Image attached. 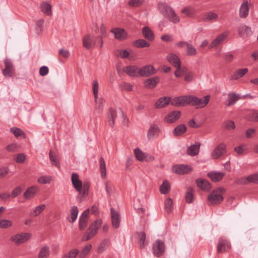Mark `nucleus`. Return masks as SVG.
Segmentation results:
<instances>
[{"label": "nucleus", "mask_w": 258, "mask_h": 258, "mask_svg": "<svg viewBox=\"0 0 258 258\" xmlns=\"http://www.w3.org/2000/svg\"><path fill=\"white\" fill-rule=\"evenodd\" d=\"M181 112L179 111H173L169 113L165 117L166 121L168 123H172L178 119L180 116Z\"/></svg>", "instance_id": "obj_23"}, {"label": "nucleus", "mask_w": 258, "mask_h": 258, "mask_svg": "<svg viewBox=\"0 0 258 258\" xmlns=\"http://www.w3.org/2000/svg\"><path fill=\"white\" fill-rule=\"evenodd\" d=\"M169 103H171V98L167 96L163 97L156 101L155 106L157 108H161L165 107Z\"/></svg>", "instance_id": "obj_24"}, {"label": "nucleus", "mask_w": 258, "mask_h": 258, "mask_svg": "<svg viewBox=\"0 0 258 258\" xmlns=\"http://www.w3.org/2000/svg\"><path fill=\"white\" fill-rule=\"evenodd\" d=\"M199 101V97L194 95H187V105L196 106L197 108V102Z\"/></svg>", "instance_id": "obj_42"}, {"label": "nucleus", "mask_w": 258, "mask_h": 258, "mask_svg": "<svg viewBox=\"0 0 258 258\" xmlns=\"http://www.w3.org/2000/svg\"><path fill=\"white\" fill-rule=\"evenodd\" d=\"M225 192V189L222 187H219L214 190L208 196V199L211 205L220 204L223 200L222 196Z\"/></svg>", "instance_id": "obj_3"}, {"label": "nucleus", "mask_w": 258, "mask_h": 258, "mask_svg": "<svg viewBox=\"0 0 258 258\" xmlns=\"http://www.w3.org/2000/svg\"><path fill=\"white\" fill-rule=\"evenodd\" d=\"M197 186L202 190H209L211 189V184L204 179H198L196 180Z\"/></svg>", "instance_id": "obj_25"}, {"label": "nucleus", "mask_w": 258, "mask_h": 258, "mask_svg": "<svg viewBox=\"0 0 258 258\" xmlns=\"http://www.w3.org/2000/svg\"><path fill=\"white\" fill-rule=\"evenodd\" d=\"M95 235L94 234V232H91L88 229L87 231L86 232L85 234L84 235L82 240L83 241H87L91 239L92 237H93Z\"/></svg>", "instance_id": "obj_62"}, {"label": "nucleus", "mask_w": 258, "mask_h": 258, "mask_svg": "<svg viewBox=\"0 0 258 258\" xmlns=\"http://www.w3.org/2000/svg\"><path fill=\"white\" fill-rule=\"evenodd\" d=\"M45 205L42 204L37 206L31 213V215L32 216L35 217L39 215L44 209Z\"/></svg>", "instance_id": "obj_48"}, {"label": "nucleus", "mask_w": 258, "mask_h": 258, "mask_svg": "<svg viewBox=\"0 0 258 258\" xmlns=\"http://www.w3.org/2000/svg\"><path fill=\"white\" fill-rule=\"evenodd\" d=\"M239 35L241 37L248 36L252 34L251 28L245 25H241L238 29Z\"/></svg>", "instance_id": "obj_26"}, {"label": "nucleus", "mask_w": 258, "mask_h": 258, "mask_svg": "<svg viewBox=\"0 0 258 258\" xmlns=\"http://www.w3.org/2000/svg\"><path fill=\"white\" fill-rule=\"evenodd\" d=\"M158 7L160 12L170 22L173 23L179 22V17L171 6L165 3H159Z\"/></svg>", "instance_id": "obj_1"}, {"label": "nucleus", "mask_w": 258, "mask_h": 258, "mask_svg": "<svg viewBox=\"0 0 258 258\" xmlns=\"http://www.w3.org/2000/svg\"><path fill=\"white\" fill-rule=\"evenodd\" d=\"M194 189L192 187H189L187 188L185 193V200L187 203H191L193 202Z\"/></svg>", "instance_id": "obj_39"}, {"label": "nucleus", "mask_w": 258, "mask_h": 258, "mask_svg": "<svg viewBox=\"0 0 258 258\" xmlns=\"http://www.w3.org/2000/svg\"><path fill=\"white\" fill-rule=\"evenodd\" d=\"M186 131V127L184 124H180L177 125L173 130V134L177 137L183 134Z\"/></svg>", "instance_id": "obj_34"}, {"label": "nucleus", "mask_w": 258, "mask_h": 258, "mask_svg": "<svg viewBox=\"0 0 258 258\" xmlns=\"http://www.w3.org/2000/svg\"><path fill=\"white\" fill-rule=\"evenodd\" d=\"M159 80L158 77H153L146 80L144 81V85L148 89H153L156 87Z\"/></svg>", "instance_id": "obj_20"}, {"label": "nucleus", "mask_w": 258, "mask_h": 258, "mask_svg": "<svg viewBox=\"0 0 258 258\" xmlns=\"http://www.w3.org/2000/svg\"><path fill=\"white\" fill-rule=\"evenodd\" d=\"M247 68H244L237 70L232 76L231 80H237L242 77L246 73L248 72Z\"/></svg>", "instance_id": "obj_36"}, {"label": "nucleus", "mask_w": 258, "mask_h": 258, "mask_svg": "<svg viewBox=\"0 0 258 258\" xmlns=\"http://www.w3.org/2000/svg\"><path fill=\"white\" fill-rule=\"evenodd\" d=\"M38 188L37 186H31L29 187L24 193L23 196L25 199H29L34 197Z\"/></svg>", "instance_id": "obj_29"}, {"label": "nucleus", "mask_w": 258, "mask_h": 258, "mask_svg": "<svg viewBox=\"0 0 258 258\" xmlns=\"http://www.w3.org/2000/svg\"><path fill=\"white\" fill-rule=\"evenodd\" d=\"M89 186L90 184L88 182H84L83 184L82 183L81 192H79L81 197L84 198L88 195Z\"/></svg>", "instance_id": "obj_43"}, {"label": "nucleus", "mask_w": 258, "mask_h": 258, "mask_svg": "<svg viewBox=\"0 0 258 258\" xmlns=\"http://www.w3.org/2000/svg\"><path fill=\"white\" fill-rule=\"evenodd\" d=\"M134 153L137 159L140 161H143L146 158V155L139 148L134 150Z\"/></svg>", "instance_id": "obj_49"}, {"label": "nucleus", "mask_w": 258, "mask_h": 258, "mask_svg": "<svg viewBox=\"0 0 258 258\" xmlns=\"http://www.w3.org/2000/svg\"><path fill=\"white\" fill-rule=\"evenodd\" d=\"M102 223V220L97 219L92 223V224L89 226L88 229L91 232L92 231V232H94V234L95 235L97 230L101 226Z\"/></svg>", "instance_id": "obj_33"}, {"label": "nucleus", "mask_w": 258, "mask_h": 258, "mask_svg": "<svg viewBox=\"0 0 258 258\" xmlns=\"http://www.w3.org/2000/svg\"><path fill=\"white\" fill-rule=\"evenodd\" d=\"M10 132L12 133L15 137L18 138L20 136L26 137L25 133L20 128L17 127H13L10 128Z\"/></svg>", "instance_id": "obj_44"}, {"label": "nucleus", "mask_w": 258, "mask_h": 258, "mask_svg": "<svg viewBox=\"0 0 258 258\" xmlns=\"http://www.w3.org/2000/svg\"><path fill=\"white\" fill-rule=\"evenodd\" d=\"M241 180L243 181L239 180V182L240 183L245 184L247 182H249L258 184V174H254L249 175L247 177L246 179H241Z\"/></svg>", "instance_id": "obj_32"}, {"label": "nucleus", "mask_w": 258, "mask_h": 258, "mask_svg": "<svg viewBox=\"0 0 258 258\" xmlns=\"http://www.w3.org/2000/svg\"><path fill=\"white\" fill-rule=\"evenodd\" d=\"M144 2V0H130L128 5L132 7H138L142 5Z\"/></svg>", "instance_id": "obj_61"}, {"label": "nucleus", "mask_w": 258, "mask_h": 258, "mask_svg": "<svg viewBox=\"0 0 258 258\" xmlns=\"http://www.w3.org/2000/svg\"><path fill=\"white\" fill-rule=\"evenodd\" d=\"M91 248V244H88L85 246L79 255V258H84L89 253Z\"/></svg>", "instance_id": "obj_54"}, {"label": "nucleus", "mask_w": 258, "mask_h": 258, "mask_svg": "<svg viewBox=\"0 0 258 258\" xmlns=\"http://www.w3.org/2000/svg\"><path fill=\"white\" fill-rule=\"evenodd\" d=\"M13 225L12 221L7 219H3L0 220V228L6 229L11 227Z\"/></svg>", "instance_id": "obj_53"}, {"label": "nucleus", "mask_w": 258, "mask_h": 258, "mask_svg": "<svg viewBox=\"0 0 258 258\" xmlns=\"http://www.w3.org/2000/svg\"><path fill=\"white\" fill-rule=\"evenodd\" d=\"M223 126L229 131L233 130L235 127L234 122L230 120H225L223 123Z\"/></svg>", "instance_id": "obj_52"}, {"label": "nucleus", "mask_w": 258, "mask_h": 258, "mask_svg": "<svg viewBox=\"0 0 258 258\" xmlns=\"http://www.w3.org/2000/svg\"><path fill=\"white\" fill-rule=\"evenodd\" d=\"M227 36V35L225 33L221 34L212 42L209 48H212L218 46L226 38Z\"/></svg>", "instance_id": "obj_30"}, {"label": "nucleus", "mask_w": 258, "mask_h": 258, "mask_svg": "<svg viewBox=\"0 0 258 258\" xmlns=\"http://www.w3.org/2000/svg\"><path fill=\"white\" fill-rule=\"evenodd\" d=\"M165 249V244L163 241L157 240L153 244V252L154 254L159 257L163 254Z\"/></svg>", "instance_id": "obj_6"}, {"label": "nucleus", "mask_w": 258, "mask_h": 258, "mask_svg": "<svg viewBox=\"0 0 258 258\" xmlns=\"http://www.w3.org/2000/svg\"><path fill=\"white\" fill-rule=\"evenodd\" d=\"M111 223L112 226L115 228H118L120 225V218L119 214L114 208L110 209Z\"/></svg>", "instance_id": "obj_12"}, {"label": "nucleus", "mask_w": 258, "mask_h": 258, "mask_svg": "<svg viewBox=\"0 0 258 258\" xmlns=\"http://www.w3.org/2000/svg\"><path fill=\"white\" fill-rule=\"evenodd\" d=\"M134 45L137 48L148 47L150 44L143 39H139L134 42Z\"/></svg>", "instance_id": "obj_38"}, {"label": "nucleus", "mask_w": 258, "mask_h": 258, "mask_svg": "<svg viewBox=\"0 0 258 258\" xmlns=\"http://www.w3.org/2000/svg\"><path fill=\"white\" fill-rule=\"evenodd\" d=\"M100 169L101 177L104 178L106 175V168L105 161L103 157H101L99 160Z\"/></svg>", "instance_id": "obj_47"}, {"label": "nucleus", "mask_w": 258, "mask_h": 258, "mask_svg": "<svg viewBox=\"0 0 258 258\" xmlns=\"http://www.w3.org/2000/svg\"><path fill=\"white\" fill-rule=\"evenodd\" d=\"M226 152V145L224 143L219 144L211 153V157L217 159L223 155Z\"/></svg>", "instance_id": "obj_7"}, {"label": "nucleus", "mask_w": 258, "mask_h": 258, "mask_svg": "<svg viewBox=\"0 0 258 258\" xmlns=\"http://www.w3.org/2000/svg\"><path fill=\"white\" fill-rule=\"evenodd\" d=\"M231 248V245L229 242L226 239L220 238L219 239L217 252L218 253H223L228 251Z\"/></svg>", "instance_id": "obj_8"}, {"label": "nucleus", "mask_w": 258, "mask_h": 258, "mask_svg": "<svg viewBox=\"0 0 258 258\" xmlns=\"http://www.w3.org/2000/svg\"><path fill=\"white\" fill-rule=\"evenodd\" d=\"M50 255L49 247L48 245H44L40 248L38 254V258H49Z\"/></svg>", "instance_id": "obj_27"}, {"label": "nucleus", "mask_w": 258, "mask_h": 258, "mask_svg": "<svg viewBox=\"0 0 258 258\" xmlns=\"http://www.w3.org/2000/svg\"><path fill=\"white\" fill-rule=\"evenodd\" d=\"M172 200L171 198H169L166 199L164 202V207L165 211L168 213H170L171 211L172 208Z\"/></svg>", "instance_id": "obj_51"}, {"label": "nucleus", "mask_w": 258, "mask_h": 258, "mask_svg": "<svg viewBox=\"0 0 258 258\" xmlns=\"http://www.w3.org/2000/svg\"><path fill=\"white\" fill-rule=\"evenodd\" d=\"M167 60L175 68H179L181 66V62L178 57L174 53H170L166 56Z\"/></svg>", "instance_id": "obj_19"}, {"label": "nucleus", "mask_w": 258, "mask_h": 258, "mask_svg": "<svg viewBox=\"0 0 258 258\" xmlns=\"http://www.w3.org/2000/svg\"><path fill=\"white\" fill-rule=\"evenodd\" d=\"M186 54L187 55H195L197 54V50L192 45L187 44Z\"/></svg>", "instance_id": "obj_55"}, {"label": "nucleus", "mask_w": 258, "mask_h": 258, "mask_svg": "<svg viewBox=\"0 0 258 258\" xmlns=\"http://www.w3.org/2000/svg\"><path fill=\"white\" fill-rule=\"evenodd\" d=\"M41 11L46 15L50 16L52 15L51 6L47 3H44L40 6Z\"/></svg>", "instance_id": "obj_35"}, {"label": "nucleus", "mask_w": 258, "mask_h": 258, "mask_svg": "<svg viewBox=\"0 0 258 258\" xmlns=\"http://www.w3.org/2000/svg\"><path fill=\"white\" fill-rule=\"evenodd\" d=\"M192 170V168L188 165L183 164L177 165L173 167V171L179 174H183Z\"/></svg>", "instance_id": "obj_17"}, {"label": "nucleus", "mask_w": 258, "mask_h": 258, "mask_svg": "<svg viewBox=\"0 0 258 258\" xmlns=\"http://www.w3.org/2000/svg\"><path fill=\"white\" fill-rule=\"evenodd\" d=\"M72 184L75 189L78 192H81L82 187V182L79 179V176L76 173H73L71 177Z\"/></svg>", "instance_id": "obj_15"}, {"label": "nucleus", "mask_w": 258, "mask_h": 258, "mask_svg": "<svg viewBox=\"0 0 258 258\" xmlns=\"http://www.w3.org/2000/svg\"><path fill=\"white\" fill-rule=\"evenodd\" d=\"M209 95H206L203 98H199V101L197 102V108L205 107L209 102Z\"/></svg>", "instance_id": "obj_40"}, {"label": "nucleus", "mask_w": 258, "mask_h": 258, "mask_svg": "<svg viewBox=\"0 0 258 258\" xmlns=\"http://www.w3.org/2000/svg\"><path fill=\"white\" fill-rule=\"evenodd\" d=\"M93 85V92L95 101H96L98 97L99 84L97 80H94L92 82Z\"/></svg>", "instance_id": "obj_56"}, {"label": "nucleus", "mask_w": 258, "mask_h": 258, "mask_svg": "<svg viewBox=\"0 0 258 258\" xmlns=\"http://www.w3.org/2000/svg\"><path fill=\"white\" fill-rule=\"evenodd\" d=\"M105 187L106 194L110 197L114 191V187L110 181L107 180L105 182Z\"/></svg>", "instance_id": "obj_41"}, {"label": "nucleus", "mask_w": 258, "mask_h": 258, "mask_svg": "<svg viewBox=\"0 0 258 258\" xmlns=\"http://www.w3.org/2000/svg\"><path fill=\"white\" fill-rule=\"evenodd\" d=\"M79 251L78 249L74 248L69 252L64 253L61 258H75L79 254Z\"/></svg>", "instance_id": "obj_46"}, {"label": "nucleus", "mask_w": 258, "mask_h": 258, "mask_svg": "<svg viewBox=\"0 0 258 258\" xmlns=\"http://www.w3.org/2000/svg\"><path fill=\"white\" fill-rule=\"evenodd\" d=\"M140 239H139V243H140V247L142 248L144 247L145 246V241L146 239V234L145 232H141L140 233Z\"/></svg>", "instance_id": "obj_63"}, {"label": "nucleus", "mask_w": 258, "mask_h": 258, "mask_svg": "<svg viewBox=\"0 0 258 258\" xmlns=\"http://www.w3.org/2000/svg\"><path fill=\"white\" fill-rule=\"evenodd\" d=\"M181 12L188 17H191L194 14V9L191 8L186 7L181 10Z\"/></svg>", "instance_id": "obj_58"}, {"label": "nucleus", "mask_w": 258, "mask_h": 258, "mask_svg": "<svg viewBox=\"0 0 258 258\" xmlns=\"http://www.w3.org/2000/svg\"><path fill=\"white\" fill-rule=\"evenodd\" d=\"M5 68L3 70V74L6 77L12 76L13 66L9 59L6 58L4 60Z\"/></svg>", "instance_id": "obj_16"}, {"label": "nucleus", "mask_w": 258, "mask_h": 258, "mask_svg": "<svg viewBox=\"0 0 258 258\" xmlns=\"http://www.w3.org/2000/svg\"><path fill=\"white\" fill-rule=\"evenodd\" d=\"M79 210L77 206H73L71 208V220H70V222H74L77 219L78 214Z\"/></svg>", "instance_id": "obj_50"}, {"label": "nucleus", "mask_w": 258, "mask_h": 258, "mask_svg": "<svg viewBox=\"0 0 258 258\" xmlns=\"http://www.w3.org/2000/svg\"><path fill=\"white\" fill-rule=\"evenodd\" d=\"M117 111L111 107L109 108L107 112V121L111 127L114 125V120L117 117Z\"/></svg>", "instance_id": "obj_9"}, {"label": "nucleus", "mask_w": 258, "mask_h": 258, "mask_svg": "<svg viewBox=\"0 0 258 258\" xmlns=\"http://www.w3.org/2000/svg\"><path fill=\"white\" fill-rule=\"evenodd\" d=\"M171 104L175 106H184L187 105V95H183L174 98L171 100Z\"/></svg>", "instance_id": "obj_10"}, {"label": "nucleus", "mask_w": 258, "mask_h": 258, "mask_svg": "<svg viewBox=\"0 0 258 258\" xmlns=\"http://www.w3.org/2000/svg\"><path fill=\"white\" fill-rule=\"evenodd\" d=\"M218 18V15L212 12H209L204 14L203 21L205 22H209L215 20Z\"/></svg>", "instance_id": "obj_37"}, {"label": "nucleus", "mask_w": 258, "mask_h": 258, "mask_svg": "<svg viewBox=\"0 0 258 258\" xmlns=\"http://www.w3.org/2000/svg\"><path fill=\"white\" fill-rule=\"evenodd\" d=\"M201 145L200 142H196L195 144L190 146L187 149V154L190 156L197 155L200 152Z\"/></svg>", "instance_id": "obj_18"}, {"label": "nucleus", "mask_w": 258, "mask_h": 258, "mask_svg": "<svg viewBox=\"0 0 258 258\" xmlns=\"http://www.w3.org/2000/svg\"><path fill=\"white\" fill-rule=\"evenodd\" d=\"M123 72L131 77L139 76V68L136 66H128L122 69Z\"/></svg>", "instance_id": "obj_13"}, {"label": "nucleus", "mask_w": 258, "mask_h": 258, "mask_svg": "<svg viewBox=\"0 0 258 258\" xmlns=\"http://www.w3.org/2000/svg\"><path fill=\"white\" fill-rule=\"evenodd\" d=\"M170 188V185L167 180L164 181L160 187V191L162 194H167L169 192Z\"/></svg>", "instance_id": "obj_45"}, {"label": "nucleus", "mask_w": 258, "mask_h": 258, "mask_svg": "<svg viewBox=\"0 0 258 258\" xmlns=\"http://www.w3.org/2000/svg\"><path fill=\"white\" fill-rule=\"evenodd\" d=\"M110 32L114 34L115 38L119 40L122 41L127 37V34L125 31L121 28H116L111 30Z\"/></svg>", "instance_id": "obj_14"}, {"label": "nucleus", "mask_w": 258, "mask_h": 258, "mask_svg": "<svg viewBox=\"0 0 258 258\" xmlns=\"http://www.w3.org/2000/svg\"><path fill=\"white\" fill-rule=\"evenodd\" d=\"M249 5L247 1L244 2L239 8V17L241 18H246L249 13Z\"/></svg>", "instance_id": "obj_21"}, {"label": "nucleus", "mask_w": 258, "mask_h": 258, "mask_svg": "<svg viewBox=\"0 0 258 258\" xmlns=\"http://www.w3.org/2000/svg\"><path fill=\"white\" fill-rule=\"evenodd\" d=\"M18 145L16 144H11L6 147V150L11 152L17 151Z\"/></svg>", "instance_id": "obj_64"}, {"label": "nucleus", "mask_w": 258, "mask_h": 258, "mask_svg": "<svg viewBox=\"0 0 258 258\" xmlns=\"http://www.w3.org/2000/svg\"><path fill=\"white\" fill-rule=\"evenodd\" d=\"M31 236L29 233H20L11 237V240L17 245H19L29 240Z\"/></svg>", "instance_id": "obj_4"}, {"label": "nucleus", "mask_w": 258, "mask_h": 258, "mask_svg": "<svg viewBox=\"0 0 258 258\" xmlns=\"http://www.w3.org/2000/svg\"><path fill=\"white\" fill-rule=\"evenodd\" d=\"M160 132V129L158 126L156 124H151L148 130L147 136L148 139H153L158 136Z\"/></svg>", "instance_id": "obj_11"}, {"label": "nucleus", "mask_w": 258, "mask_h": 258, "mask_svg": "<svg viewBox=\"0 0 258 258\" xmlns=\"http://www.w3.org/2000/svg\"><path fill=\"white\" fill-rule=\"evenodd\" d=\"M241 97H240V95L238 94H236L234 92H230L228 95V100H229V102L227 104V106H231L234 103H236V102L240 99Z\"/></svg>", "instance_id": "obj_31"}, {"label": "nucleus", "mask_w": 258, "mask_h": 258, "mask_svg": "<svg viewBox=\"0 0 258 258\" xmlns=\"http://www.w3.org/2000/svg\"><path fill=\"white\" fill-rule=\"evenodd\" d=\"M49 158L53 165H55L56 167H59V164L58 163V161L57 160L56 157L55 156L54 154L52 152V151H50L49 152Z\"/></svg>", "instance_id": "obj_60"}, {"label": "nucleus", "mask_w": 258, "mask_h": 258, "mask_svg": "<svg viewBox=\"0 0 258 258\" xmlns=\"http://www.w3.org/2000/svg\"><path fill=\"white\" fill-rule=\"evenodd\" d=\"M156 73V70L153 65L144 66L139 68V76L148 77Z\"/></svg>", "instance_id": "obj_5"}, {"label": "nucleus", "mask_w": 258, "mask_h": 258, "mask_svg": "<svg viewBox=\"0 0 258 258\" xmlns=\"http://www.w3.org/2000/svg\"><path fill=\"white\" fill-rule=\"evenodd\" d=\"M142 34L145 38L149 41H153L155 39V35L152 30L148 26H145L142 29Z\"/></svg>", "instance_id": "obj_22"}, {"label": "nucleus", "mask_w": 258, "mask_h": 258, "mask_svg": "<svg viewBox=\"0 0 258 258\" xmlns=\"http://www.w3.org/2000/svg\"><path fill=\"white\" fill-rule=\"evenodd\" d=\"M121 90L122 91H126L127 92L132 91V85L127 83L123 82L120 85Z\"/></svg>", "instance_id": "obj_59"}, {"label": "nucleus", "mask_w": 258, "mask_h": 258, "mask_svg": "<svg viewBox=\"0 0 258 258\" xmlns=\"http://www.w3.org/2000/svg\"><path fill=\"white\" fill-rule=\"evenodd\" d=\"M51 177L50 176H41L38 179V182L41 184H46L50 182Z\"/></svg>", "instance_id": "obj_57"}, {"label": "nucleus", "mask_w": 258, "mask_h": 258, "mask_svg": "<svg viewBox=\"0 0 258 258\" xmlns=\"http://www.w3.org/2000/svg\"><path fill=\"white\" fill-rule=\"evenodd\" d=\"M225 173L222 172H212L208 173V176L209 177L212 181L216 182L220 181L224 176Z\"/></svg>", "instance_id": "obj_28"}, {"label": "nucleus", "mask_w": 258, "mask_h": 258, "mask_svg": "<svg viewBox=\"0 0 258 258\" xmlns=\"http://www.w3.org/2000/svg\"><path fill=\"white\" fill-rule=\"evenodd\" d=\"M102 38L101 36L95 37L90 34L87 35L83 39V46L87 49H92L95 47L97 41H98L100 42V47H102L103 43Z\"/></svg>", "instance_id": "obj_2"}]
</instances>
